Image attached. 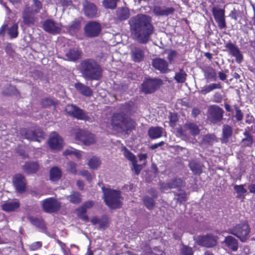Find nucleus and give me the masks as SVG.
I'll list each match as a JSON object with an SVG mask.
<instances>
[{
    "mask_svg": "<svg viewBox=\"0 0 255 255\" xmlns=\"http://www.w3.org/2000/svg\"><path fill=\"white\" fill-rule=\"evenodd\" d=\"M128 24L133 39L141 44H145L150 41L155 30L152 17L145 14L139 13L131 17Z\"/></svg>",
    "mask_w": 255,
    "mask_h": 255,
    "instance_id": "nucleus-1",
    "label": "nucleus"
},
{
    "mask_svg": "<svg viewBox=\"0 0 255 255\" xmlns=\"http://www.w3.org/2000/svg\"><path fill=\"white\" fill-rule=\"evenodd\" d=\"M111 122L113 129L119 132H127L134 126L133 121L123 111L114 113Z\"/></svg>",
    "mask_w": 255,
    "mask_h": 255,
    "instance_id": "nucleus-2",
    "label": "nucleus"
},
{
    "mask_svg": "<svg viewBox=\"0 0 255 255\" xmlns=\"http://www.w3.org/2000/svg\"><path fill=\"white\" fill-rule=\"evenodd\" d=\"M81 71L85 79L100 80L102 75V70L99 64L93 59L83 60L81 63Z\"/></svg>",
    "mask_w": 255,
    "mask_h": 255,
    "instance_id": "nucleus-3",
    "label": "nucleus"
},
{
    "mask_svg": "<svg viewBox=\"0 0 255 255\" xmlns=\"http://www.w3.org/2000/svg\"><path fill=\"white\" fill-rule=\"evenodd\" d=\"M104 200L111 209H117L121 207V192L120 190L103 187Z\"/></svg>",
    "mask_w": 255,
    "mask_h": 255,
    "instance_id": "nucleus-4",
    "label": "nucleus"
},
{
    "mask_svg": "<svg viewBox=\"0 0 255 255\" xmlns=\"http://www.w3.org/2000/svg\"><path fill=\"white\" fill-rule=\"evenodd\" d=\"M163 84L162 80L158 78L145 77L141 84L139 89L145 95L154 93Z\"/></svg>",
    "mask_w": 255,
    "mask_h": 255,
    "instance_id": "nucleus-5",
    "label": "nucleus"
},
{
    "mask_svg": "<svg viewBox=\"0 0 255 255\" xmlns=\"http://www.w3.org/2000/svg\"><path fill=\"white\" fill-rule=\"evenodd\" d=\"M65 111L70 117L77 120L88 121L89 119L86 112L75 105H68L65 107Z\"/></svg>",
    "mask_w": 255,
    "mask_h": 255,
    "instance_id": "nucleus-6",
    "label": "nucleus"
},
{
    "mask_svg": "<svg viewBox=\"0 0 255 255\" xmlns=\"http://www.w3.org/2000/svg\"><path fill=\"white\" fill-rule=\"evenodd\" d=\"M250 232L249 226L247 223H241L236 225L231 230V233L245 242Z\"/></svg>",
    "mask_w": 255,
    "mask_h": 255,
    "instance_id": "nucleus-7",
    "label": "nucleus"
},
{
    "mask_svg": "<svg viewBox=\"0 0 255 255\" xmlns=\"http://www.w3.org/2000/svg\"><path fill=\"white\" fill-rule=\"evenodd\" d=\"M101 24L95 21L88 22L84 27L85 35L88 37H97L102 31Z\"/></svg>",
    "mask_w": 255,
    "mask_h": 255,
    "instance_id": "nucleus-8",
    "label": "nucleus"
},
{
    "mask_svg": "<svg viewBox=\"0 0 255 255\" xmlns=\"http://www.w3.org/2000/svg\"><path fill=\"white\" fill-rule=\"evenodd\" d=\"M24 23L29 26L37 25L39 23L38 17L31 11L28 5L25 6L22 12Z\"/></svg>",
    "mask_w": 255,
    "mask_h": 255,
    "instance_id": "nucleus-9",
    "label": "nucleus"
},
{
    "mask_svg": "<svg viewBox=\"0 0 255 255\" xmlns=\"http://www.w3.org/2000/svg\"><path fill=\"white\" fill-rule=\"evenodd\" d=\"M76 140L81 141L85 145H89L95 142V135L88 131L78 129L75 133Z\"/></svg>",
    "mask_w": 255,
    "mask_h": 255,
    "instance_id": "nucleus-10",
    "label": "nucleus"
},
{
    "mask_svg": "<svg viewBox=\"0 0 255 255\" xmlns=\"http://www.w3.org/2000/svg\"><path fill=\"white\" fill-rule=\"evenodd\" d=\"M212 12L219 28L220 29L225 28L226 27V23L225 9L213 7L212 9Z\"/></svg>",
    "mask_w": 255,
    "mask_h": 255,
    "instance_id": "nucleus-11",
    "label": "nucleus"
},
{
    "mask_svg": "<svg viewBox=\"0 0 255 255\" xmlns=\"http://www.w3.org/2000/svg\"><path fill=\"white\" fill-rule=\"evenodd\" d=\"M42 25L43 29L50 34H56L59 33L61 30V25L52 19H47L44 21Z\"/></svg>",
    "mask_w": 255,
    "mask_h": 255,
    "instance_id": "nucleus-12",
    "label": "nucleus"
},
{
    "mask_svg": "<svg viewBox=\"0 0 255 255\" xmlns=\"http://www.w3.org/2000/svg\"><path fill=\"white\" fill-rule=\"evenodd\" d=\"M42 208L47 213H55L60 208V204L53 198H47L42 201Z\"/></svg>",
    "mask_w": 255,
    "mask_h": 255,
    "instance_id": "nucleus-13",
    "label": "nucleus"
},
{
    "mask_svg": "<svg viewBox=\"0 0 255 255\" xmlns=\"http://www.w3.org/2000/svg\"><path fill=\"white\" fill-rule=\"evenodd\" d=\"M223 110L217 105L211 106L209 109L210 121L213 124L220 122L223 119Z\"/></svg>",
    "mask_w": 255,
    "mask_h": 255,
    "instance_id": "nucleus-14",
    "label": "nucleus"
},
{
    "mask_svg": "<svg viewBox=\"0 0 255 255\" xmlns=\"http://www.w3.org/2000/svg\"><path fill=\"white\" fill-rule=\"evenodd\" d=\"M48 144L51 149L59 150L63 147V140L58 134L53 132L48 139Z\"/></svg>",
    "mask_w": 255,
    "mask_h": 255,
    "instance_id": "nucleus-15",
    "label": "nucleus"
},
{
    "mask_svg": "<svg viewBox=\"0 0 255 255\" xmlns=\"http://www.w3.org/2000/svg\"><path fill=\"white\" fill-rule=\"evenodd\" d=\"M197 243L202 246L207 248L214 247L217 244L216 237L212 234L198 236L197 239Z\"/></svg>",
    "mask_w": 255,
    "mask_h": 255,
    "instance_id": "nucleus-16",
    "label": "nucleus"
},
{
    "mask_svg": "<svg viewBox=\"0 0 255 255\" xmlns=\"http://www.w3.org/2000/svg\"><path fill=\"white\" fill-rule=\"evenodd\" d=\"M84 14L89 18H94L98 16V9L93 3L85 1L83 4Z\"/></svg>",
    "mask_w": 255,
    "mask_h": 255,
    "instance_id": "nucleus-17",
    "label": "nucleus"
},
{
    "mask_svg": "<svg viewBox=\"0 0 255 255\" xmlns=\"http://www.w3.org/2000/svg\"><path fill=\"white\" fill-rule=\"evenodd\" d=\"M145 47L139 45L133 46L130 51V55L132 61L139 63L142 61L144 57Z\"/></svg>",
    "mask_w": 255,
    "mask_h": 255,
    "instance_id": "nucleus-18",
    "label": "nucleus"
},
{
    "mask_svg": "<svg viewBox=\"0 0 255 255\" xmlns=\"http://www.w3.org/2000/svg\"><path fill=\"white\" fill-rule=\"evenodd\" d=\"M225 47L229 51L230 54L236 58V62L240 64L243 60V56L238 47L231 42L227 43Z\"/></svg>",
    "mask_w": 255,
    "mask_h": 255,
    "instance_id": "nucleus-19",
    "label": "nucleus"
},
{
    "mask_svg": "<svg viewBox=\"0 0 255 255\" xmlns=\"http://www.w3.org/2000/svg\"><path fill=\"white\" fill-rule=\"evenodd\" d=\"M175 10V8L172 7L161 6L159 5H154L152 9L153 13L157 16H167L173 13Z\"/></svg>",
    "mask_w": 255,
    "mask_h": 255,
    "instance_id": "nucleus-20",
    "label": "nucleus"
},
{
    "mask_svg": "<svg viewBox=\"0 0 255 255\" xmlns=\"http://www.w3.org/2000/svg\"><path fill=\"white\" fill-rule=\"evenodd\" d=\"M152 66L162 73H165L168 70V63L164 59L156 58L152 61Z\"/></svg>",
    "mask_w": 255,
    "mask_h": 255,
    "instance_id": "nucleus-21",
    "label": "nucleus"
},
{
    "mask_svg": "<svg viewBox=\"0 0 255 255\" xmlns=\"http://www.w3.org/2000/svg\"><path fill=\"white\" fill-rule=\"evenodd\" d=\"M13 185L16 190L19 193H22L25 190V179L21 174H16L13 178Z\"/></svg>",
    "mask_w": 255,
    "mask_h": 255,
    "instance_id": "nucleus-22",
    "label": "nucleus"
},
{
    "mask_svg": "<svg viewBox=\"0 0 255 255\" xmlns=\"http://www.w3.org/2000/svg\"><path fill=\"white\" fill-rule=\"evenodd\" d=\"M67 60L72 62H77L82 57V52L77 48L70 49L66 53Z\"/></svg>",
    "mask_w": 255,
    "mask_h": 255,
    "instance_id": "nucleus-23",
    "label": "nucleus"
},
{
    "mask_svg": "<svg viewBox=\"0 0 255 255\" xmlns=\"http://www.w3.org/2000/svg\"><path fill=\"white\" fill-rule=\"evenodd\" d=\"M222 136L221 140L223 143H227L233 135V128L228 125H224L222 127Z\"/></svg>",
    "mask_w": 255,
    "mask_h": 255,
    "instance_id": "nucleus-24",
    "label": "nucleus"
},
{
    "mask_svg": "<svg viewBox=\"0 0 255 255\" xmlns=\"http://www.w3.org/2000/svg\"><path fill=\"white\" fill-rule=\"evenodd\" d=\"M33 3L30 7L31 11L37 14L40 12L41 10H43V12L40 14V17L43 19L47 16L46 11L44 9L43 10L42 4L40 0H32Z\"/></svg>",
    "mask_w": 255,
    "mask_h": 255,
    "instance_id": "nucleus-25",
    "label": "nucleus"
},
{
    "mask_svg": "<svg viewBox=\"0 0 255 255\" xmlns=\"http://www.w3.org/2000/svg\"><path fill=\"white\" fill-rule=\"evenodd\" d=\"M20 134L23 136L25 139L30 141H39L38 136L37 134L32 129L23 128L20 130Z\"/></svg>",
    "mask_w": 255,
    "mask_h": 255,
    "instance_id": "nucleus-26",
    "label": "nucleus"
},
{
    "mask_svg": "<svg viewBox=\"0 0 255 255\" xmlns=\"http://www.w3.org/2000/svg\"><path fill=\"white\" fill-rule=\"evenodd\" d=\"M39 168V165L37 161L27 162L23 166V170L27 174L35 173Z\"/></svg>",
    "mask_w": 255,
    "mask_h": 255,
    "instance_id": "nucleus-27",
    "label": "nucleus"
},
{
    "mask_svg": "<svg viewBox=\"0 0 255 255\" xmlns=\"http://www.w3.org/2000/svg\"><path fill=\"white\" fill-rule=\"evenodd\" d=\"M190 169L195 175H200L202 172L203 165L199 161L196 160H191L189 161L188 164Z\"/></svg>",
    "mask_w": 255,
    "mask_h": 255,
    "instance_id": "nucleus-28",
    "label": "nucleus"
},
{
    "mask_svg": "<svg viewBox=\"0 0 255 255\" xmlns=\"http://www.w3.org/2000/svg\"><path fill=\"white\" fill-rule=\"evenodd\" d=\"M130 15V11L128 7H119L116 10L117 18L121 21L128 19Z\"/></svg>",
    "mask_w": 255,
    "mask_h": 255,
    "instance_id": "nucleus-29",
    "label": "nucleus"
},
{
    "mask_svg": "<svg viewBox=\"0 0 255 255\" xmlns=\"http://www.w3.org/2000/svg\"><path fill=\"white\" fill-rule=\"evenodd\" d=\"M163 128L159 127H151L148 130V135L151 139L160 137L163 133Z\"/></svg>",
    "mask_w": 255,
    "mask_h": 255,
    "instance_id": "nucleus-30",
    "label": "nucleus"
},
{
    "mask_svg": "<svg viewBox=\"0 0 255 255\" xmlns=\"http://www.w3.org/2000/svg\"><path fill=\"white\" fill-rule=\"evenodd\" d=\"M20 206V204L17 201H13L4 203L1 205L2 209L7 212L15 211Z\"/></svg>",
    "mask_w": 255,
    "mask_h": 255,
    "instance_id": "nucleus-31",
    "label": "nucleus"
},
{
    "mask_svg": "<svg viewBox=\"0 0 255 255\" xmlns=\"http://www.w3.org/2000/svg\"><path fill=\"white\" fill-rule=\"evenodd\" d=\"M75 88L83 95L89 97L92 94L91 88L81 83H77L75 84Z\"/></svg>",
    "mask_w": 255,
    "mask_h": 255,
    "instance_id": "nucleus-32",
    "label": "nucleus"
},
{
    "mask_svg": "<svg viewBox=\"0 0 255 255\" xmlns=\"http://www.w3.org/2000/svg\"><path fill=\"white\" fill-rule=\"evenodd\" d=\"M221 88L222 86L220 83H211L201 88L199 93L202 95H205L214 90L221 89Z\"/></svg>",
    "mask_w": 255,
    "mask_h": 255,
    "instance_id": "nucleus-33",
    "label": "nucleus"
},
{
    "mask_svg": "<svg viewBox=\"0 0 255 255\" xmlns=\"http://www.w3.org/2000/svg\"><path fill=\"white\" fill-rule=\"evenodd\" d=\"M226 246L233 251H236L238 249V242L235 238L229 236L225 238L224 240Z\"/></svg>",
    "mask_w": 255,
    "mask_h": 255,
    "instance_id": "nucleus-34",
    "label": "nucleus"
},
{
    "mask_svg": "<svg viewBox=\"0 0 255 255\" xmlns=\"http://www.w3.org/2000/svg\"><path fill=\"white\" fill-rule=\"evenodd\" d=\"M204 77L207 82L216 81L217 80L216 73L212 67H208L204 70Z\"/></svg>",
    "mask_w": 255,
    "mask_h": 255,
    "instance_id": "nucleus-35",
    "label": "nucleus"
},
{
    "mask_svg": "<svg viewBox=\"0 0 255 255\" xmlns=\"http://www.w3.org/2000/svg\"><path fill=\"white\" fill-rule=\"evenodd\" d=\"M28 219L33 225L37 228L42 230H44L46 229L45 224L41 218L29 216Z\"/></svg>",
    "mask_w": 255,
    "mask_h": 255,
    "instance_id": "nucleus-36",
    "label": "nucleus"
},
{
    "mask_svg": "<svg viewBox=\"0 0 255 255\" xmlns=\"http://www.w3.org/2000/svg\"><path fill=\"white\" fill-rule=\"evenodd\" d=\"M184 127L193 136H196L200 133L198 126L194 123L187 122L185 124Z\"/></svg>",
    "mask_w": 255,
    "mask_h": 255,
    "instance_id": "nucleus-37",
    "label": "nucleus"
},
{
    "mask_svg": "<svg viewBox=\"0 0 255 255\" xmlns=\"http://www.w3.org/2000/svg\"><path fill=\"white\" fill-rule=\"evenodd\" d=\"M62 175L61 170L57 166L52 167L50 170V179L52 181L59 180Z\"/></svg>",
    "mask_w": 255,
    "mask_h": 255,
    "instance_id": "nucleus-38",
    "label": "nucleus"
},
{
    "mask_svg": "<svg viewBox=\"0 0 255 255\" xmlns=\"http://www.w3.org/2000/svg\"><path fill=\"white\" fill-rule=\"evenodd\" d=\"M234 190L237 193L236 197L240 199H244L247 192V189L244 187V185H235L234 186Z\"/></svg>",
    "mask_w": 255,
    "mask_h": 255,
    "instance_id": "nucleus-39",
    "label": "nucleus"
},
{
    "mask_svg": "<svg viewBox=\"0 0 255 255\" xmlns=\"http://www.w3.org/2000/svg\"><path fill=\"white\" fill-rule=\"evenodd\" d=\"M81 195L78 192L73 191L68 196L69 201L75 204H79L82 200Z\"/></svg>",
    "mask_w": 255,
    "mask_h": 255,
    "instance_id": "nucleus-40",
    "label": "nucleus"
},
{
    "mask_svg": "<svg viewBox=\"0 0 255 255\" xmlns=\"http://www.w3.org/2000/svg\"><path fill=\"white\" fill-rule=\"evenodd\" d=\"M80 28V22L77 20L73 21L66 27L67 29L71 33L74 34L77 32Z\"/></svg>",
    "mask_w": 255,
    "mask_h": 255,
    "instance_id": "nucleus-41",
    "label": "nucleus"
},
{
    "mask_svg": "<svg viewBox=\"0 0 255 255\" xmlns=\"http://www.w3.org/2000/svg\"><path fill=\"white\" fill-rule=\"evenodd\" d=\"M186 76L185 72L182 69H180L179 71L175 73L174 79L177 83H183L186 80Z\"/></svg>",
    "mask_w": 255,
    "mask_h": 255,
    "instance_id": "nucleus-42",
    "label": "nucleus"
},
{
    "mask_svg": "<svg viewBox=\"0 0 255 255\" xmlns=\"http://www.w3.org/2000/svg\"><path fill=\"white\" fill-rule=\"evenodd\" d=\"M169 183H170V188L171 189L181 188L184 185V182L182 179L175 178L171 179Z\"/></svg>",
    "mask_w": 255,
    "mask_h": 255,
    "instance_id": "nucleus-43",
    "label": "nucleus"
},
{
    "mask_svg": "<svg viewBox=\"0 0 255 255\" xmlns=\"http://www.w3.org/2000/svg\"><path fill=\"white\" fill-rule=\"evenodd\" d=\"M78 217L84 221H89L88 216L86 215L87 210L82 205L76 209Z\"/></svg>",
    "mask_w": 255,
    "mask_h": 255,
    "instance_id": "nucleus-44",
    "label": "nucleus"
},
{
    "mask_svg": "<svg viewBox=\"0 0 255 255\" xmlns=\"http://www.w3.org/2000/svg\"><path fill=\"white\" fill-rule=\"evenodd\" d=\"M101 163V160L98 157H93L89 160L88 165L91 169H96L100 166Z\"/></svg>",
    "mask_w": 255,
    "mask_h": 255,
    "instance_id": "nucleus-45",
    "label": "nucleus"
},
{
    "mask_svg": "<svg viewBox=\"0 0 255 255\" xmlns=\"http://www.w3.org/2000/svg\"><path fill=\"white\" fill-rule=\"evenodd\" d=\"M143 201L146 207L149 210L152 209L155 206V201L153 198L145 196L143 197Z\"/></svg>",
    "mask_w": 255,
    "mask_h": 255,
    "instance_id": "nucleus-46",
    "label": "nucleus"
},
{
    "mask_svg": "<svg viewBox=\"0 0 255 255\" xmlns=\"http://www.w3.org/2000/svg\"><path fill=\"white\" fill-rule=\"evenodd\" d=\"M8 34L11 38H15L18 36V25L17 24H13L7 31Z\"/></svg>",
    "mask_w": 255,
    "mask_h": 255,
    "instance_id": "nucleus-47",
    "label": "nucleus"
},
{
    "mask_svg": "<svg viewBox=\"0 0 255 255\" xmlns=\"http://www.w3.org/2000/svg\"><path fill=\"white\" fill-rule=\"evenodd\" d=\"M119 0H104L103 4L106 8L114 9L117 6V2Z\"/></svg>",
    "mask_w": 255,
    "mask_h": 255,
    "instance_id": "nucleus-48",
    "label": "nucleus"
},
{
    "mask_svg": "<svg viewBox=\"0 0 255 255\" xmlns=\"http://www.w3.org/2000/svg\"><path fill=\"white\" fill-rule=\"evenodd\" d=\"M124 153L126 158L130 161L131 163L136 161V156L125 147L124 149Z\"/></svg>",
    "mask_w": 255,
    "mask_h": 255,
    "instance_id": "nucleus-49",
    "label": "nucleus"
},
{
    "mask_svg": "<svg viewBox=\"0 0 255 255\" xmlns=\"http://www.w3.org/2000/svg\"><path fill=\"white\" fill-rule=\"evenodd\" d=\"M215 139V136L213 134H206L203 137V142L207 144L211 145L213 144Z\"/></svg>",
    "mask_w": 255,
    "mask_h": 255,
    "instance_id": "nucleus-50",
    "label": "nucleus"
},
{
    "mask_svg": "<svg viewBox=\"0 0 255 255\" xmlns=\"http://www.w3.org/2000/svg\"><path fill=\"white\" fill-rule=\"evenodd\" d=\"M235 113L233 117L236 119L237 122L242 121L244 117V114L242 111L237 106H235Z\"/></svg>",
    "mask_w": 255,
    "mask_h": 255,
    "instance_id": "nucleus-51",
    "label": "nucleus"
},
{
    "mask_svg": "<svg viewBox=\"0 0 255 255\" xmlns=\"http://www.w3.org/2000/svg\"><path fill=\"white\" fill-rule=\"evenodd\" d=\"M181 255H193V251L192 249L187 246L183 245L180 249Z\"/></svg>",
    "mask_w": 255,
    "mask_h": 255,
    "instance_id": "nucleus-52",
    "label": "nucleus"
},
{
    "mask_svg": "<svg viewBox=\"0 0 255 255\" xmlns=\"http://www.w3.org/2000/svg\"><path fill=\"white\" fill-rule=\"evenodd\" d=\"M254 143V138H243L242 139L241 144V145L243 147H252L253 144Z\"/></svg>",
    "mask_w": 255,
    "mask_h": 255,
    "instance_id": "nucleus-53",
    "label": "nucleus"
},
{
    "mask_svg": "<svg viewBox=\"0 0 255 255\" xmlns=\"http://www.w3.org/2000/svg\"><path fill=\"white\" fill-rule=\"evenodd\" d=\"M76 167L77 164L73 162L70 161L67 163V169L72 173H77Z\"/></svg>",
    "mask_w": 255,
    "mask_h": 255,
    "instance_id": "nucleus-54",
    "label": "nucleus"
},
{
    "mask_svg": "<svg viewBox=\"0 0 255 255\" xmlns=\"http://www.w3.org/2000/svg\"><path fill=\"white\" fill-rule=\"evenodd\" d=\"M177 52L174 50H170L167 56V59L170 63H172L174 59L177 56Z\"/></svg>",
    "mask_w": 255,
    "mask_h": 255,
    "instance_id": "nucleus-55",
    "label": "nucleus"
},
{
    "mask_svg": "<svg viewBox=\"0 0 255 255\" xmlns=\"http://www.w3.org/2000/svg\"><path fill=\"white\" fill-rule=\"evenodd\" d=\"M132 164L133 166L132 170L134 171L135 174L138 175L142 169L141 166L137 164V160L132 163Z\"/></svg>",
    "mask_w": 255,
    "mask_h": 255,
    "instance_id": "nucleus-56",
    "label": "nucleus"
},
{
    "mask_svg": "<svg viewBox=\"0 0 255 255\" xmlns=\"http://www.w3.org/2000/svg\"><path fill=\"white\" fill-rule=\"evenodd\" d=\"M52 104V101L49 98H45L41 100V104L43 107H47L51 106Z\"/></svg>",
    "mask_w": 255,
    "mask_h": 255,
    "instance_id": "nucleus-57",
    "label": "nucleus"
},
{
    "mask_svg": "<svg viewBox=\"0 0 255 255\" xmlns=\"http://www.w3.org/2000/svg\"><path fill=\"white\" fill-rule=\"evenodd\" d=\"M42 246V243L40 242H36L30 246V249L32 251H35L39 249Z\"/></svg>",
    "mask_w": 255,
    "mask_h": 255,
    "instance_id": "nucleus-58",
    "label": "nucleus"
},
{
    "mask_svg": "<svg viewBox=\"0 0 255 255\" xmlns=\"http://www.w3.org/2000/svg\"><path fill=\"white\" fill-rule=\"evenodd\" d=\"M169 120H170V125L171 126H174L175 124V123L177 121V118L176 115L173 114L172 113L170 114L169 116Z\"/></svg>",
    "mask_w": 255,
    "mask_h": 255,
    "instance_id": "nucleus-59",
    "label": "nucleus"
},
{
    "mask_svg": "<svg viewBox=\"0 0 255 255\" xmlns=\"http://www.w3.org/2000/svg\"><path fill=\"white\" fill-rule=\"evenodd\" d=\"M81 174L86 178L87 180L89 181H90L92 179V177L91 175L89 173V172L87 170H82L81 171Z\"/></svg>",
    "mask_w": 255,
    "mask_h": 255,
    "instance_id": "nucleus-60",
    "label": "nucleus"
},
{
    "mask_svg": "<svg viewBox=\"0 0 255 255\" xmlns=\"http://www.w3.org/2000/svg\"><path fill=\"white\" fill-rule=\"evenodd\" d=\"M170 183L169 182L167 183H162L160 184V187L162 191H165L171 188L170 187Z\"/></svg>",
    "mask_w": 255,
    "mask_h": 255,
    "instance_id": "nucleus-61",
    "label": "nucleus"
},
{
    "mask_svg": "<svg viewBox=\"0 0 255 255\" xmlns=\"http://www.w3.org/2000/svg\"><path fill=\"white\" fill-rule=\"evenodd\" d=\"M94 205V202L92 201H88L85 202L83 205V206L87 210L88 209L91 208Z\"/></svg>",
    "mask_w": 255,
    "mask_h": 255,
    "instance_id": "nucleus-62",
    "label": "nucleus"
},
{
    "mask_svg": "<svg viewBox=\"0 0 255 255\" xmlns=\"http://www.w3.org/2000/svg\"><path fill=\"white\" fill-rule=\"evenodd\" d=\"M75 150V148L69 147L64 151L63 154L64 155H72L74 153Z\"/></svg>",
    "mask_w": 255,
    "mask_h": 255,
    "instance_id": "nucleus-63",
    "label": "nucleus"
},
{
    "mask_svg": "<svg viewBox=\"0 0 255 255\" xmlns=\"http://www.w3.org/2000/svg\"><path fill=\"white\" fill-rule=\"evenodd\" d=\"M9 89H10V91L4 92V93L6 94L15 95L18 92L17 89L14 87L10 86Z\"/></svg>",
    "mask_w": 255,
    "mask_h": 255,
    "instance_id": "nucleus-64",
    "label": "nucleus"
}]
</instances>
